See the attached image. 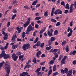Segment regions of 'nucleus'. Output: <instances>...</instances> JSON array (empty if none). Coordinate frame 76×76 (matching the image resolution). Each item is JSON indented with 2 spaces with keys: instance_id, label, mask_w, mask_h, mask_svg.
Here are the masks:
<instances>
[{
  "instance_id": "79ce46f5",
  "label": "nucleus",
  "mask_w": 76,
  "mask_h": 76,
  "mask_svg": "<svg viewBox=\"0 0 76 76\" xmlns=\"http://www.w3.org/2000/svg\"><path fill=\"white\" fill-rule=\"evenodd\" d=\"M56 70V65H55L53 67V70L54 71H55Z\"/></svg>"
},
{
  "instance_id": "09e8293b",
  "label": "nucleus",
  "mask_w": 76,
  "mask_h": 76,
  "mask_svg": "<svg viewBox=\"0 0 76 76\" xmlns=\"http://www.w3.org/2000/svg\"><path fill=\"white\" fill-rule=\"evenodd\" d=\"M76 53V50H74L72 52V54L73 56L75 55Z\"/></svg>"
},
{
  "instance_id": "13d9d810",
  "label": "nucleus",
  "mask_w": 76,
  "mask_h": 76,
  "mask_svg": "<svg viewBox=\"0 0 76 76\" xmlns=\"http://www.w3.org/2000/svg\"><path fill=\"white\" fill-rule=\"evenodd\" d=\"M16 16V14L14 15L12 17V19H15V18Z\"/></svg>"
},
{
  "instance_id": "4be33fe9",
  "label": "nucleus",
  "mask_w": 76,
  "mask_h": 76,
  "mask_svg": "<svg viewBox=\"0 0 76 76\" xmlns=\"http://www.w3.org/2000/svg\"><path fill=\"white\" fill-rule=\"evenodd\" d=\"M16 29L18 31L19 33H20L21 32V29L19 28V27H17L16 28Z\"/></svg>"
},
{
  "instance_id": "e2e57ef3",
  "label": "nucleus",
  "mask_w": 76,
  "mask_h": 76,
  "mask_svg": "<svg viewBox=\"0 0 76 76\" xmlns=\"http://www.w3.org/2000/svg\"><path fill=\"white\" fill-rule=\"evenodd\" d=\"M70 26H73V21H71L70 23Z\"/></svg>"
},
{
  "instance_id": "0eeeda50",
  "label": "nucleus",
  "mask_w": 76,
  "mask_h": 76,
  "mask_svg": "<svg viewBox=\"0 0 76 76\" xmlns=\"http://www.w3.org/2000/svg\"><path fill=\"white\" fill-rule=\"evenodd\" d=\"M27 30L30 31H33L34 30V28H33V27L31 25H30L28 27Z\"/></svg>"
},
{
  "instance_id": "bf43d9fd",
  "label": "nucleus",
  "mask_w": 76,
  "mask_h": 76,
  "mask_svg": "<svg viewBox=\"0 0 76 76\" xmlns=\"http://www.w3.org/2000/svg\"><path fill=\"white\" fill-rule=\"evenodd\" d=\"M41 57L42 58H45L46 56L45 55V54H42L41 55Z\"/></svg>"
},
{
  "instance_id": "4c0bfd02",
  "label": "nucleus",
  "mask_w": 76,
  "mask_h": 76,
  "mask_svg": "<svg viewBox=\"0 0 76 76\" xmlns=\"http://www.w3.org/2000/svg\"><path fill=\"white\" fill-rule=\"evenodd\" d=\"M63 56L62 55H61L59 56V59H58V60L59 61H61V60L63 58Z\"/></svg>"
},
{
  "instance_id": "393cba45",
  "label": "nucleus",
  "mask_w": 76,
  "mask_h": 76,
  "mask_svg": "<svg viewBox=\"0 0 76 76\" xmlns=\"http://www.w3.org/2000/svg\"><path fill=\"white\" fill-rule=\"evenodd\" d=\"M26 33L24 32L23 31L22 33V37L23 38H24V37L26 36Z\"/></svg>"
},
{
  "instance_id": "864d4df0",
  "label": "nucleus",
  "mask_w": 76,
  "mask_h": 76,
  "mask_svg": "<svg viewBox=\"0 0 76 76\" xmlns=\"http://www.w3.org/2000/svg\"><path fill=\"white\" fill-rule=\"evenodd\" d=\"M32 62H33L34 64H35L37 62L36 59L34 58Z\"/></svg>"
},
{
  "instance_id": "c756f323",
  "label": "nucleus",
  "mask_w": 76,
  "mask_h": 76,
  "mask_svg": "<svg viewBox=\"0 0 76 76\" xmlns=\"http://www.w3.org/2000/svg\"><path fill=\"white\" fill-rule=\"evenodd\" d=\"M55 39H56V38L55 37H52L51 38H50V41L53 42L54 41Z\"/></svg>"
},
{
  "instance_id": "39448f33",
  "label": "nucleus",
  "mask_w": 76,
  "mask_h": 76,
  "mask_svg": "<svg viewBox=\"0 0 76 76\" xmlns=\"http://www.w3.org/2000/svg\"><path fill=\"white\" fill-rule=\"evenodd\" d=\"M74 6V4H72L70 7H69V13H72L73 12L74 8H73V7Z\"/></svg>"
},
{
  "instance_id": "2f4dec72",
  "label": "nucleus",
  "mask_w": 76,
  "mask_h": 76,
  "mask_svg": "<svg viewBox=\"0 0 76 76\" xmlns=\"http://www.w3.org/2000/svg\"><path fill=\"white\" fill-rule=\"evenodd\" d=\"M64 71L65 73L67 74V73H68V69L66 68H65Z\"/></svg>"
},
{
  "instance_id": "5fc2aeb1",
  "label": "nucleus",
  "mask_w": 76,
  "mask_h": 76,
  "mask_svg": "<svg viewBox=\"0 0 76 76\" xmlns=\"http://www.w3.org/2000/svg\"><path fill=\"white\" fill-rule=\"evenodd\" d=\"M54 54L55 55V57L56 58H58V54L57 53H54Z\"/></svg>"
},
{
  "instance_id": "423d86ee",
  "label": "nucleus",
  "mask_w": 76,
  "mask_h": 76,
  "mask_svg": "<svg viewBox=\"0 0 76 76\" xmlns=\"http://www.w3.org/2000/svg\"><path fill=\"white\" fill-rule=\"evenodd\" d=\"M67 58V56H64L63 59H62L61 61V63H62L63 64H65V60Z\"/></svg>"
},
{
  "instance_id": "20e7f679",
  "label": "nucleus",
  "mask_w": 76,
  "mask_h": 76,
  "mask_svg": "<svg viewBox=\"0 0 76 76\" xmlns=\"http://www.w3.org/2000/svg\"><path fill=\"white\" fill-rule=\"evenodd\" d=\"M12 57L14 61H16V60L18 59V56H16L15 53H14L12 55Z\"/></svg>"
},
{
  "instance_id": "8fccbe9b",
  "label": "nucleus",
  "mask_w": 76,
  "mask_h": 76,
  "mask_svg": "<svg viewBox=\"0 0 76 76\" xmlns=\"http://www.w3.org/2000/svg\"><path fill=\"white\" fill-rule=\"evenodd\" d=\"M13 12L14 13H16L17 12V10H16V9H14L13 10Z\"/></svg>"
},
{
  "instance_id": "de8ad7c7",
  "label": "nucleus",
  "mask_w": 76,
  "mask_h": 76,
  "mask_svg": "<svg viewBox=\"0 0 76 76\" xmlns=\"http://www.w3.org/2000/svg\"><path fill=\"white\" fill-rule=\"evenodd\" d=\"M24 7L25 9H30V8H29V7L27 5L24 6Z\"/></svg>"
},
{
  "instance_id": "f8f14e48",
  "label": "nucleus",
  "mask_w": 76,
  "mask_h": 76,
  "mask_svg": "<svg viewBox=\"0 0 76 76\" xmlns=\"http://www.w3.org/2000/svg\"><path fill=\"white\" fill-rule=\"evenodd\" d=\"M41 53V51H39L37 52V53H36V56H37L38 58H39L40 56H39V55H40Z\"/></svg>"
},
{
  "instance_id": "69168bd1",
  "label": "nucleus",
  "mask_w": 76,
  "mask_h": 76,
  "mask_svg": "<svg viewBox=\"0 0 76 76\" xmlns=\"http://www.w3.org/2000/svg\"><path fill=\"white\" fill-rule=\"evenodd\" d=\"M28 26V24H26V23L23 25L24 27L25 28H26L27 26Z\"/></svg>"
},
{
  "instance_id": "473e14b6",
  "label": "nucleus",
  "mask_w": 76,
  "mask_h": 76,
  "mask_svg": "<svg viewBox=\"0 0 76 76\" xmlns=\"http://www.w3.org/2000/svg\"><path fill=\"white\" fill-rule=\"evenodd\" d=\"M54 61L52 60L50 61L48 64L49 65H51L52 64H54Z\"/></svg>"
},
{
  "instance_id": "cd10ccee",
  "label": "nucleus",
  "mask_w": 76,
  "mask_h": 76,
  "mask_svg": "<svg viewBox=\"0 0 76 76\" xmlns=\"http://www.w3.org/2000/svg\"><path fill=\"white\" fill-rule=\"evenodd\" d=\"M65 50L67 52H69V46H68V45H67L66 47L65 48Z\"/></svg>"
},
{
  "instance_id": "603ef678",
  "label": "nucleus",
  "mask_w": 76,
  "mask_h": 76,
  "mask_svg": "<svg viewBox=\"0 0 76 76\" xmlns=\"http://www.w3.org/2000/svg\"><path fill=\"white\" fill-rule=\"evenodd\" d=\"M61 23L60 22H58L56 23V26H59L60 24H61Z\"/></svg>"
},
{
  "instance_id": "680f3d73",
  "label": "nucleus",
  "mask_w": 76,
  "mask_h": 76,
  "mask_svg": "<svg viewBox=\"0 0 76 76\" xmlns=\"http://www.w3.org/2000/svg\"><path fill=\"white\" fill-rule=\"evenodd\" d=\"M39 27V25L38 24H35V27L36 28H38Z\"/></svg>"
},
{
  "instance_id": "0e129e2a",
  "label": "nucleus",
  "mask_w": 76,
  "mask_h": 76,
  "mask_svg": "<svg viewBox=\"0 0 76 76\" xmlns=\"http://www.w3.org/2000/svg\"><path fill=\"white\" fill-rule=\"evenodd\" d=\"M41 18L40 17H37L35 18V19H40Z\"/></svg>"
},
{
  "instance_id": "6ab92c4d",
  "label": "nucleus",
  "mask_w": 76,
  "mask_h": 76,
  "mask_svg": "<svg viewBox=\"0 0 76 76\" xmlns=\"http://www.w3.org/2000/svg\"><path fill=\"white\" fill-rule=\"evenodd\" d=\"M5 51L4 50H3L2 51V53L0 54V57H1V56H3V54H6Z\"/></svg>"
},
{
  "instance_id": "a878e982",
  "label": "nucleus",
  "mask_w": 76,
  "mask_h": 76,
  "mask_svg": "<svg viewBox=\"0 0 76 76\" xmlns=\"http://www.w3.org/2000/svg\"><path fill=\"white\" fill-rule=\"evenodd\" d=\"M59 74L58 72L54 73L52 75L53 76H56L57 75Z\"/></svg>"
},
{
  "instance_id": "f3484780",
  "label": "nucleus",
  "mask_w": 76,
  "mask_h": 76,
  "mask_svg": "<svg viewBox=\"0 0 76 76\" xmlns=\"http://www.w3.org/2000/svg\"><path fill=\"white\" fill-rule=\"evenodd\" d=\"M49 45H48V46L51 45L53 43V42L52 41L49 40L48 42Z\"/></svg>"
},
{
  "instance_id": "7ed1b4c3",
  "label": "nucleus",
  "mask_w": 76,
  "mask_h": 76,
  "mask_svg": "<svg viewBox=\"0 0 76 76\" xmlns=\"http://www.w3.org/2000/svg\"><path fill=\"white\" fill-rule=\"evenodd\" d=\"M3 55V56H2L0 57V58H2L3 57L4 58V59H7L8 58H10V55H9V54H7V55L6 54H4Z\"/></svg>"
},
{
  "instance_id": "6e6d98bb",
  "label": "nucleus",
  "mask_w": 76,
  "mask_h": 76,
  "mask_svg": "<svg viewBox=\"0 0 76 76\" xmlns=\"http://www.w3.org/2000/svg\"><path fill=\"white\" fill-rule=\"evenodd\" d=\"M10 25V21L8 22V23H7V27H8Z\"/></svg>"
},
{
  "instance_id": "c9c22d12",
  "label": "nucleus",
  "mask_w": 76,
  "mask_h": 76,
  "mask_svg": "<svg viewBox=\"0 0 76 76\" xmlns=\"http://www.w3.org/2000/svg\"><path fill=\"white\" fill-rule=\"evenodd\" d=\"M61 5H63L64 7H65V6H66V4H65V3H64V1H62L61 2Z\"/></svg>"
},
{
  "instance_id": "9d476101",
  "label": "nucleus",
  "mask_w": 76,
  "mask_h": 76,
  "mask_svg": "<svg viewBox=\"0 0 76 76\" xmlns=\"http://www.w3.org/2000/svg\"><path fill=\"white\" fill-rule=\"evenodd\" d=\"M68 32H69L70 31V33L72 34L73 33V31L72 29L71 28H70V27H68V29L67 30Z\"/></svg>"
},
{
  "instance_id": "412c9836",
  "label": "nucleus",
  "mask_w": 76,
  "mask_h": 76,
  "mask_svg": "<svg viewBox=\"0 0 76 76\" xmlns=\"http://www.w3.org/2000/svg\"><path fill=\"white\" fill-rule=\"evenodd\" d=\"M2 34L3 35H4V36H8V34H8L7 33H5V31H2Z\"/></svg>"
},
{
  "instance_id": "052dcab7",
  "label": "nucleus",
  "mask_w": 76,
  "mask_h": 76,
  "mask_svg": "<svg viewBox=\"0 0 76 76\" xmlns=\"http://www.w3.org/2000/svg\"><path fill=\"white\" fill-rule=\"evenodd\" d=\"M66 43V41H64L62 42L61 43V45H63L65 43Z\"/></svg>"
},
{
  "instance_id": "aec40b11",
  "label": "nucleus",
  "mask_w": 76,
  "mask_h": 76,
  "mask_svg": "<svg viewBox=\"0 0 76 76\" xmlns=\"http://www.w3.org/2000/svg\"><path fill=\"white\" fill-rule=\"evenodd\" d=\"M41 42L40 41H38V42L35 44V46L39 47L40 46Z\"/></svg>"
},
{
  "instance_id": "a211bd4d",
  "label": "nucleus",
  "mask_w": 76,
  "mask_h": 76,
  "mask_svg": "<svg viewBox=\"0 0 76 76\" xmlns=\"http://www.w3.org/2000/svg\"><path fill=\"white\" fill-rule=\"evenodd\" d=\"M38 2L37 0H36L34 1V2L32 3V6H35L37 4V3Z\"/></svg>"
},
{
  "instance_id": "6e6552de",
  "label": "nucleus",
  "mask_w": 76,
  "mask_h": 76,
  "mask_svg": "<svg viewBox=\"0 0 76 76\" xmlns=\"http://www.w3.org/2000/svg\"><path fill=\"white\" fill-rule=\"evenodd\" d=\"M28 75V73L26 72H23L20 75V76H26Z\"/></svg>"
},
{
  "instance_id": "9b49d317",
  "label": "nucleus",
  "mask_w": 76,
  "mask_h": 76,
  "mask_svg": "<svg viewBox=\"0 0 76 76\" xmlns=\"http://www.w3.org/2000/svg\"><path fill=\"white\" fill-rule=\"evenodd\" d=\"M16 37V35L15 34H14L12 37V42H14L15 41Z\"/></svg>"
},
{
  "instance_id": "2eb2a0df",
  "label": "nucleus",
  "mask_w": 76,
  "mask_h": 76,
  "mask_svg": "<svg viewBox=\"0 0 76 76\" xmlns=\"http://www.w3.org/2000/svg\"><path fill=\"white\" fill-rule=\"evenodd\" d=\"M18 45H14L12 46V48L13 50H15V48H17L18 47Z\"/></svg>"
},
{
  "instance_id": "c85d7f7f",
  "label": "nucleus",
  "mask_w": 76,
  "mask_h": 76,
  "mask_svg": "<svg viewBox=\"0 0 76 76\" xmlns=\"http://www.w3.org/2000/svg\"><path fill=\"white\" fill-rule=\"evenodd\" d=\"M52 48V47L51 46H50L49 47H47L46 48V49L47 50H50L51 49V48Z\"/></svg>"
},
{
  "instance_id": "c03bdc74",
  "label": "nucleus",
  "mask_w": 76,
  "mask_h": 76,
  "mask_svg": "<svg viewBox=\"0 0 76 76\" xmlns=\"http://www.w3.org/2000/svg\"><path fill=\"white\" fill-rule=\"evenodd\" d=\"M28 20L27 21L26 23V24L28 25L30 23V19Z\"/></svg>"
},
{
  "instance_id": "72a5a7b5",
  "label": "nucleus",
  "mask_w": 76,
  "mask_h": 76,
  "mask_svg": "<svg viewBox=\"0 0 76 76\" xmlns=\"http://www.w3.org/2000/svg\"><path fill=\"white\" fill-rule=\"evenodd\" d=\"M45 29H44V30L42 29L40 31H39V34H42L44 32V31H45Z\"/></svg>"
},
{
  "instance_id": "ea45409f",
  "label": "nucleus",
  "mask_w": 76,
  "mask_h": 76,
  "mask_svg": "<svg viewBox=\"0 0 76 76\" xmlns=\"http://www.w3.org/2000/svg\"><path fill=\"white\" fill-rule=\"evenodd\" d=\"M58 50L56 49H54L53 50V51H52V53H53L54 52L56 53L57 52Z\"/></svg>"
},
{
  "instance_id": "a18cd8bd",
  "label": "nucleus",
  "mask_w": 76,
  "mask_h": 76,
  "mask_svg": "<svg viewBox=\"0 0 76 76\" xmlns=\"http://www.w3.org/2000/svg\"><path fill=\"white\" fill-rule=\"evenodd\" d=\"M44 46V42H43L42 43H41V45H40V47L42 48H43V47Z\"/></svg>"
},
{
  "instance_id": "3c124183",
  "label": "nucleus",
  "mask_w": 76,
  "mask_h": 76,
  "mask_svg": "<svg viewBox=\"0 0 76 76\" xmlns=\"http://www.w3.org/2000/svg\"><path fill=\"white\" fill-rule=\"evenodd\" d=\"M0 49L2 50H4V48L2 47L1 45H0Z\"/></svg>"
},
{
  "instance_id": "ddd939ff",
  "label": "nucleus",
  "mask_w": 76,
  "mask_h": 76,
  "mask_svg": "<svg viewBox=\"0 0 76 76\" xmlns=\"http://www.w3.org/2000/svg\"><path fill=\"white\" fill-rule=\"evenodd\" d=\"M56 11V12H57L58 15H59L60 14H62V11L61 10H60L59 9L57 10Z\"/></svg>"
},
{
  "instance_id": "4d7b16f0",
  "label": "nucleus",
  "mask_w": 76,
  "mask_h": 76,
  "mask_svg": "<svg viewBox=\"0 0 76 76\" xmlns=\"http://www.w3.org/2000/svg\"><path fill=\"white\" fill-rule=\"evenodd\" d=\"M51 21L53 23H56L57 22V21L56 20L54 19H51Z\"/></svg>"
},
{
  "instance_id": "37998d69",
  "label": "nucleus",
  "mask_w": 76,
  "mask_h": 76,
  "mask_svg": "<svg viewBox=\"0 0 76 76\" xmlns=\"http://www.w3.org/2000/svg\"><path fill=\"white\" fill-rule=\"evenodd\" d=\"M41 70V68H38L37 70H36V73H37L38 72H39Z\"/></svg>"
},
{
  "instance_id": "a19ab883",
  "label": "nucleus",
  "mask_w": 76,
  "mask_h": 76,
  "mask_svg": "<svg viewBox=\"0 0 76 76\" xmlns=\"http://www.w3.org/2000/svg\"><path fill=\"white\" fill-rule=\"evenodd\" d=\"M8 38V36H4L3 37V39L4 40H6Z\"/></svg>"
},
{
  "instance_id": "f257e3e1",
  "label": "nucleus",
  "mask_w": 76,
  "mask_h": 76,
  "mask_svg": "<svg viewBox=\"0 0 76 76\" xmlns=\"http://www.w3.org/2000/svg\"><path fill=\"white\" fill-rule=\"evenodd\" d=\"M5 69L7 74H6L5 76H9L11 69L10 63L8 61H6L5 63Z\"/></svg>"
},
{
  "instance_id": "58836bf2",
  "label": "nucleus",
  "mask_w": 76,
  "mask_h": 76,
  "mask_svg": "<svg viewBox=\"0 0 76 76\" xmlns=\"http://www.w3.org/2000/svg\"><path fill=\"white\" fill-rule=\"evenodd\" d=\"M17 3H18V1H15L13 2V4H14V5H17Z\"/></svg>"
},
{
  "instance_id": "4468645a",
  "label": "nucleus",
  "mask_w": 76,
  "mask_h": 76,
  "mask_svg": "<svg viewBox=\"0 0 76 76\" xmlns=\"http://www.w3.org/2000/svg\"><path fill=\"white\" fill-rule=\"evenodd\" d=\"M48 35L50 37H53V35L52 33H51L50 31H48Z\"/></svg>"
},
{
  "instance_id": "b1692460",
  "label": "nucleus",
  "mask_w": 76,
  "mask_h": 76,
  "mask_svg": "<svg viewBox=\"0 0 76 76\" xmlns=\"http://www.w3.org/2000/svg\"><path fill=\"white\" fill-rule=\"evenodd\" d=\"M65 8L66 9H68L69 10V4L67 3L66 5Z\"/></svg>"
},
{
  "instance_id": "dca6fc26",
  "label": "nucleus",
  "mask_w": 76,
  "mask_h": 76,
  "mask_svg": "<svg viewBox=\"0 0 76 76\" xmlns=\"http://www.w3.org/2000/svg\"><path fill=\"white\" fill-rule=\"evenodd\" d=\"M31 65L29 64H27V65L25 66V67L24 68V69H25L26 68L29 69L31 67Z\"/></svg>"
},
{
  "instance_id": "bb28decb",
  "label": "nucleus",
  "mask_w": 76,
  "mask_h": 76,
  "mask_svg": "<svg viewBox=\"0 0 76 76\" xmlns=\"http://www.w3.org/2000/svg\"><path fill=\"white\" fill-rule=\"evenodd\" d=\"M58 34V32L57 30H56L54 31V35H57Z\"/></svg>"
},
{
  "instance_id": "7c9ffc66",
  "label": "nucleus",
  "mask_w": 76,
  "mask_h": 76,
  "mask_svg": "<svg viewBox=\"0 0 76 76\" xmlns=\"http://www.w3.org/2000/svg\"><path fill=\"white\" fill-rule=\"evenodd\" d=\"M52 72V69H50V70L49 71L48 73V76H50V75L51 74Z\"/></svg>"
},
{
  "instance_id": "5701e85b",
  "label": "nucleus",
  "mask_w": 76,
  "mask_h": 76,
  "mask_svg": "<svg viewBox=\"0 0 76 76\" xmlns=\"http://www.w3.org/2000/svg\"><path fill=\"white\" fill-rule=\"evenodd\" d=\"M22 53H21V52L18 51L16 52V55L17 56H19Z\"/></svg>"
},
{
  "instance_id": "f03ea898",
  "label": "nucleus",
  "mask_w": 76,
  "mask_h": 76,
  "mask_svg": "<svg viewBox=\"0 0 76 76\" xmlns=\"http://www.w3.org/2000/svg\"><path fill=\"white\" fill-rule=\"evenodd\" d=\"M30 46L31 45L29 43L24 44L23 46V49L24 50H26L27 49L30 48Z\"/></svg>"
},
{
  "instance_id": "e433bc0d",
  "label": "nucleus",
  "mask_w": 76,
  "mask_h": 76,
  "mask_svg": "<svg viewBox=\"0 0 76 76\" xmlns=\"http://www.w3.org/2000/svg\"><path fill=\"white\" fill-rule=\"evenodd\" d=\"M38 39H38V37H36L35 39V40H34V43H36L38 41Z\"/></svg>"
},
{
  "instance_id": "49530a36",
  "label": "nucleus",
  "mask_w": 76,
  "mask_h": 76,
  "mask_svg": "<svg viewBox=\"0 0 76 76\" xmlns=\"http://www.w3.org/2000/svg\"><path fill=\"white\" fill-rule=\"evenodd\" d=\"M61 74H64L65 73L64 70L63 69H61Z\"/></svg>"
},
{
  "instance_id": "338daca9",
  "label": "nucleus",
  "mask_w": 76,
  "mask_h": 76,
  "mask_svg": "<svg viewBox=\"0 0 76 76\" xmlns=\"http://www.w3.org/2000/svg\"><path fill=\"white\" fill-rule=\"evenodd\" d=\"M42 74H41V72H39L37 74V76H40V75Z\"/></svg>"
},
{
  "instance_id": "774afa93",
  "label": "nucleus",
  "mask_w": 76,
  "mask_h": 76,
  "mask_svg": "<svg viewBox=\"0 0 76 76\" xmlns=\"http://www.w3.org/2000/svg\"><path fill=\"white\" fill-rule=\"evenodd\" d=\"M72 63H73V64L75 65L76 64V61H74L72 62Z\"/></svg>"
},
{
  "instance_id": "f704fd0d",
  "label": "nucleus",
  "mask_w": 76,
  "mask_h": 76,
  "mask_svg": "<svg viewBox=\"0 0 76 76\" xmlns=\"http://www.w3.org/2000/svg\"><path fill=\"white\" fill-rule=\"evenodd\" d=\"M48 11H47L45 12V13L44 14V16H45L47 17V16H48Z\"/></svg>"
},
{
  "instance_id": "1a4fd4ad",
  "label": "nucleus",
  "mask_w": 76,
  "mask_h": 76,
  "mask_svg": "<svg viewBox=\"0 0 76 76\" xmlns=\"http://www.w3.org/2000/svg\"><path fill=\"white\" fill-rule=\"evenodd\" d=\"M73 69H72L70 71H68V73H67V76H72Z\"/></svg>"
}]
</instances>
